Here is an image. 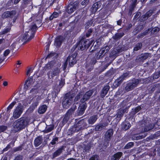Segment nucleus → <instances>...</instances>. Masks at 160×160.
Listing matches in <instances>:
<instances>
[{"mask_svg":"<svg viewBox=\"0 0 160 160\" xmlns=\"http://www.w3.org/2000/svg\"><path fill=\"white\" fill-rule=\"evenodd\" d=\"M30 119L22 117L16 120L13 123V127L14 131L18 132L24 129L29 125Z\"/></svg>","mask_w":160,"mask_h":160,"instance_id":"1","label":"nucleus"},{"mask_svg":"<svg viewBox=\"0 0 160 160\" xmlns=\"http://www.w3.org/2000/svg\"><path fill=\"white\" fill-rule=\"evenodd\" d=\"M93 93V92L92 90H89L86 92L84 94H83V92H80L77 95L74 99V101L76 102L81 98L80 102L84 103L90 98Z\"/></svg>","mask_w":160,"mask_h":160,"instance_id":"2","label":"nucleus"},{"mask_svg":"<svg viewBox=\"0 0 160 160\" xmlns=\"http://www.w3.org/2000/svg\"><path fill=\"white\" fill-rule=\"evenodd\" d=\"M74 96L70 93H66L64 96L62 102V106L64 108H68L71 106L72 102Z\"/></svg>","mask_w":160,"mask_h":160,"instance_id":"3","label":"nucleus"},{"mask_svg":"<svg viewBox=\"0 0 160 160\" xmlns=\"http://www.w3.org/2000/svg\"><path fill=\"white\" fill-rule=\"evenodd\" d=\"M91 43L89 40L85 39L82 37L79 41L77 47L78 49L83 50L85 49L88 48Z\"/></svg>","mask_w":160,"mask_h":160,"instance_id":"4","label":"nucleus"},{"mask_svg":"<svg viewBox=\"0 0 160 160\" xmlns=\"http://www.w3.org/2000/svg\"><path fill=\"white\" fill-rule=\"evenodd\" d=\"M140 80L138 79H133L128 83L125 88V90L126 92H128L133 89L136 87Z\"/></svg>","mask_w":160,"mask_h":160,"instance_id":"5","label":"nucleus"},{"mask_svg":"<svg viewBox=\"0 0 160 160\" xmlns=\"http://www.w3.org/2000/svg\"><path fill=\"white\" fill-rule=\"evenodd\" d=\"M76 54L75 53H74L72 55L68 56L65 62L64 63L63 65V69H65L67 66L68 62L69 65L70 67L72 66L76 63V61L75 58L76 57Z\"/></svg>","mask_w":160,"mask_h":160,"instance_id":"6","label":"nucleus"},{"mask_svg":"<svg viewBox=\"0 0 160 160\" xmlns=\"http://www.w3.org/2000/svg\"><path fill=\"white\" fill-rule=\"evenodd\" d=\"M23 111V107L21 103H19L13 113L12 117L15 119L18 118Z\"/></svg>","mask_w":160,"mask_h":160,"instance_id":"7","label":"nucleus"},{"mask_svg":"<svg viewBox=\"0 0 160 160\" xmlns=\"http://www.w3.org/2000/svg\"><path fill=\"white\" fill-rule=\"evenodd\" d=\"M16 14V12L15 10H12L11 11H6L4 12L2 15V17L3 19L10 18L14 17L13 20V22L14 23L17 19V17L15 16Z\"/></svg>","mask_w":160,"mask_h":160,"instance_id":"8","label":"nucleus"},{"mask_svg":"<svg viewBox=\"0 0 160 160\" xmlns=\"http://www.w3.org/2000/svg\"><path fill=\"white\" fill-rule=\"evenodd\" d=\"M78 5L79 3L77 1L70 3L67 6L66 10L67 12L69 14L72 13L78 8Z\"/></svg>","mask_w":160,"mask_h":160,"instance_id":"9","label":"nucleus"},{"mask_svg":"<svg viewBox=\"0 0 160 160\" xmlns=\"http://www.w3.org/2000/svg\"><path fill=\"white\" fill-rule=\"evenodd\" d=\"M113 130L112 129H110L108 130L105 134V141L109 142L110 140L113 133Z\"/></svg>","mask_w":160,"mask_h":160,"instance_id":"10","label":"nucleus"},{"mask_svg":"<svg viewBox=\"0 0 160 160\" xmlns=\"http://www.w3.org/2000/svg\"><path fill=\"white\" fill-rule=\"evenodd\" d=\"M128 75V74L127 73H124L118 78L114 82L115 86H117V87L119 86Z\"/></svg>","mask_w":160,"mask_h":160,"instance_id":"11","label":"nucleus"},{"mask_svg":"<svg viewBox=\"0 0 160 160\" xmlns=\"http://www.w3.org/2000/svg\"><path fill=\"white\" fill-rule=\"evenodd\" d=\"M151 57V54L150 53H145L142 54L140 57H137L136 59V62L143 61L148 58H150Z\"/></svg>","mask_w":160,"mask_h":160,"instance_id":"12","label":"nucleus"},{"mask_svg":"<svg viewBox=\"0 0 160 160\" xmlns=\"http://www.w3.org/2000/svg\"><path fill=\"white\" fill-rule=\"evenodd\" d=\"M59 64V63L56 62L55 60L52 61L47 64L45 66L44 68L46 70H48L52 68L53 67L55 68Z\"/></svg>","mask_w":160,"mask_h":160,"instance_id":"13","label":"nucleus"},{"mask_svg":"<svg viewBox=\"0 0 160 160\" xmlns=\"http://www.w3.org/2000/svg\"><path fill=\"white\" fill-rule=\"evenodd\" d=\"M37 28V27L36 25L34 24L31 26V27L29 29V31H31V35L30 36L29 38L27 40V41L30 40L34 37L35 33Z\"/></svg>","mask_w":160,"mask_h":160,"instance_id":"14","label":"nucleus"},{"mask_svg":"<svg viewBox=\"0 0 160 160\" xmlns=\"http://www.w3.org/2000/svg\"><path fill=\"white\" fill-rule=\"evenodd\" d=\"M154 10H150L147 12L144 15H142L140 18L141 21H143L146 20L149 17H150L153 13H154Z\"/></svg>","mask_w":160,"mask_h":160,"instance_id":"15","label":"nucleus"},{"mask_svg":"<svg viewBox=\"0 0 160 160\" xmlns=\"http://www.w3.org/2000/svg\"><path fill=\"white\" fill-rule=\"evenodd\" d=\"M86 107V103L80 104L78 109V115L79 116L82 115L84 112Z\"/></svg>","mask_w":160,"mask_h":160,"instance_id":"16","label":"nucleus"},{"mask_svg":"<svg viewBox=\"0 0 160 160\" xmlns=\"http://www.w3.org/2000/svg\"><path fill=\"white\" fill-rule=\"evenodd\" d=\"M60 66V65L58 64L56 67L54 68V69L52 70L51 71V77L53 78L54 77L57 76L60 72V69L59 68Z\"/></svg>","mask_w":160,"mask_h":160,"instance_id":"17","label":"nucleus"},{"mask_svg":"<svg viewBox=\"0 0 160 160\" xmlns=\"http://www.w3.org/2000/svg\"><path fill=\"white\" fill-rule=\"evenodd\" d=\"M63 149L64 147L63 146H62L61 148H58L52 153V158L53 159L60 156L62 152Z\"/></svg>","mask_w":160,"mask_h":160,"instance_id":"18","label":"nucleus"},{"mask_svg":"<svg viewBox=\"0 0 160 160\" xmlns=\"http://www.w3.org/2000/svg\"><path fill=\"white\" fill-rule=\"evenodd\" d=\"M76 109V106L73 105L72 107L68 110L65 114L70 118H72V115L74 113Z\"/></svg>","mask_w":160,"mask_h":160,"instance_id":"19","label":"nucleus"},{"mask_svg":"<svg viewBox=\"0 0 160 160\" xmlns=\"http://www.w3.org/2000/svg\"><path fill=\"white\" fill-rule=\"evenodd\" d=\"M63 37L62 36H59L57 37L55 40V45L57 47H59L62 44L63 40Z\"/></svg>","mask_w":160,"mask_h":160,"instance_id":"20","label":"nucleus"},{"mask_svg":"<svg viewBox=\"0 0 160 160\" xmlns=\"http://www.w3.org/2000/svg\"><path fill=\"white\" fill-rule=\"evenodd\" d=\"M109 89L110 87L109 85H107L104 86L101 91V97L102 98H104L107 94Z\"/></svg>","mask_w":160,"mask_h":160,"instance_id":"21","label":"nucleus"},{"mask_svg":"<svg viewBox=\"0 0 160 160\" xmlns=\"http://www.w3.org/2000/svg\"><path fill=\"white\" fill-rule=\"evenodd\" d=\"M143 124L145 126L144 128L143 131L144 132H147L152 129L153 128V126L152 124L145 122L142 123V125Z\"/></svg>","mask_w":160,"mask_h":160,"instance_id":"22","label":"nucleus"},{"mask_svg":"<svg viewBox=\"0 0 160 160\" xmlns=\"http://www.w3.org/2000/svg\"><path fill=\"white\" fill-rule=\"evenodd\" d=\"M131 4L129 7V13L131 14L134 8L136 7L138 2L137 1L130 0Z\"/></svg>","mask_w":160,"mask_h":160,"instance_id":"23","label":"nucleus"},{"mask_svg":"<svg viewBox=\"0 0 160 160\" xmlns=\"http://www.w3.org/2000/svg\"><path fill=\"white\" fill-rule=\"evenodd\" d=\"M43 140L42 138V136H39L37 137L34 140V144L37 147L40 145L42 142Z\"/></svg>","mask_w":160,"mask_h":160,"instance_id":"24","label":"nucleus"},{"mask_svg":"<svg viewBox=\"0 0 160 160\" xmlns=\"http://www.w3.org/2000/svg\"><path fill=\"white\" fill-rule=\"evenodd\" d=\"M107 125L108 124L105 123H100L96 126L95 130L96 131H100L104 129Z\"/></svg>","mask_w":160,"mask_h":160,"instance_id":"25","label":"nucleus"},{"mask_svg":"<svg viewBox=\"0 0 160 160\" xmlns=\"http://www.w3.org/2000/svg\"><path fill=\"white\" fill-rule=\"evenodd\" d=\"M98 117L97 115H93L90 117L88 120V122L89 124H93L98 119Z\"/></svg>","mask_w":160,"mask_h":160,"instance_id":"26","label":"nucleus"},{"mask_svg":"<svg viewBox=\"0 0 160 160\" xmlns=\"http://www.w3.org/2000/svg\"><path fill=\"white\" fill-rule=\"evenodd\" d=\"M123 153L121 152H118L114 154L111 157V160H119L122 156Z\"/></svg>","mask_w":160,"mask_h":160,"instance_id":"27","label":"nucleus"},{"mask_svg":"<svg viewBox=\"0 0 160 160\" xmlns=\"http://www.w3.org/2000/svg\"><path fill=\"white\" fill-rule=\"evenodd\" d=\"M31 34V32L28 31L26 32L24 34L22 35L18 41L19 43H21L24 40H26L27 37H28L29 34Z\"/></svg>","mask_w":160,"mask_h":160,"instance_id":"28","label":"nucleus"},{"mask_svg":"<svg viewBox=\"0 0 160 160\" xmlns=\"http://www.w3.org/2000/svg\"><path fill=\"white\" fill-rule=\"evenodd\" d=\"M77 123L79 125L80 128L82 130L83 129L87 126V124L84 119L79 121Z\"/></svg>","mask_w":160,"mask_h":160,"instance_id":"29","label":"nucleus"},{"mask_svg":"<svg viewBox=\"0 0 160 160\" xmlns=\"http://www.w3.org/2000/svg\"><path fill=\"white\" fill-rule=\"evenodd\" d=\"M122 51L120 49H114L110 53L109 57L112 58L115 57L118 53Z\"/></svg>","mask_w":160,"mask_h":160,"instance_id":"30","label":"nucleus"},{"mask_svg":"<svg viewBox=\"0 0 160 160\" xmlns=\"http://www.w3.org/2000/svg\"><path fill=\"white\" fill-rule=\"evenodd\" d=\"M124 35V33L123 32L117 33L113 36L112 38L116 41H117L120 39Z\"/></svg>","mask_w":160,"mask_h":160,"instance_id":"31","label":"nucleus"},{"mask_svg":"<svg viewBox=\"0 0 160 160\" xmlns=\"http://www.w3.org/2000/svg\"><path fill=\"white\" fill-rule=\"evenodd\" d=\"M101 3L100 2H98L94 4L92 6L93 10L95 12H96L98 9L101 7Z\"/></svg>","mask_w":160,"mask_h":160,"instance_id":"32","label":"nucleus"},{"mask_svg":"<svg viewBox=\"0 0 160 160\" xmlns=\"http://www.w3.org/2000/svg\"><path fill=\"white\" fill-rule=\"evenodd\" d=\"M131 126L130 123L125 122L122 124V129L124 130L128 129Z\"/></svg>","mask_w":160,"mask_h":160,"instance_id":"33","label":"nucleus"},{"mask_svg":"<svg viewBox=\"0 0 160 160\" xmlns=\"http://www.w3.org/2000/svg\"><path fill=\"white\" fill-rule=\"evenodd\" d=\"M127 111V109L125 108L123 109L119 110L117 114V118L120 119L123 116V114Z\"/></svg>","mask_w":160,"mask_h":160,"instance_id":"34","label":"nucleus"},{"mask_svg":"<svg viewBox=\"0 0 160 160\" xmlns=\"http://www.w3.org/2000/svg\"><path fill=\"white\" fill-rule=\"evenodd\" d=\"M47 109V107L46 105H43L41 106L38 109V112L40 114L44 113Z\"/></svg>","mask_w":160,"mask_h":160,"instance_id":"35","label":"nucleus"},{"mask_svg":"<svg viewBox=\"0 0 160 160\" xmlns=\"http://www.w3.org/2000/svg\"><path fill=\"white\" fill-rule=\"evenodd\" d=\"M104 53L101 49H100L98 52V53L96 58L97 59H99L100 58H103L104 56Z\"/></svg>","mask_w":160,"mask_h":160,"instance_id":"36","label":"nucleus"},{"mask_svg":"<svg viewBox=\"0 0 160 160\" xmlns=\"http://www.w3.org/2000/svg\"><path fill=\"white\" fill-rule=\"evenodd\" d=\"M81 130V129L77 123L74 125L72 128V130L73 132H77Z\"/></svg>","mask_w":160,"mask_h":160,"instance_id":"37","label":"nucleus"},{"mask_svg":"<svg viewBox=\"0 0 160 160\" xmlns=\"http://www.w3.org/2000/svg\"><path fill=\"white\" fill-rule=\"evenodd\" d=\"M142 47V44L141 43H138L133 48L134 51H137L141 49Z\"/></svg>","mask_w":160,"mask_h":160,"instance_id":"38","label":"nucleus"},{"mask_svg":"<svg viewBox=\"0 0 160 160\" xmlns=\"http://www.w3.org/2000/svg\"><path fill=\"white\" fill-rule=\"evenodd\" d=\"M16 103V102L14 101L10 104V105L7 107V112L8 113H9L10 112V110L12 108Z\"/></svg>","mask_w":160,"mask_h":160,"instance_id":"39","label":"nucleus"},{"mask_svg":"<svg viewBox=\"0 0 160 160\" xmlns=\"http://www.w3.org/2000/svg\"><path fill=\"white\" fill-rule=\"evenodd\" d=\"M111 48V47L110 45H106L101 49L102 51L103 50V52L104 53V54H105L109 51Z\"/></svg>","mask_w":160,"mask_h":160,"instance_id":"40","label":"nucleus"},{"mask_svg":"<svg viewBox=\"0 0 160 160\" xmlns=\"http://www.w3.org/2000/svg\"><path fill=\"white\" fill-rule=\"evenodd\" d=\"M134 145V143L132 142H130L128 143L124 147V149H129L132 147Z\"/></svg>","mask_w":160,"mask_h":160,"instance_id":"41","label":"nucleus"},{"mask_svg":"<svg viewBox=\"0 0 160 160\" xmlns=\"http://www.w3.org/2000/svg\"><path fill=\"white\" fill-rule=\"evenodd\" d=\"M144 26L143 25H140L135 29L136 33H138L143 29Z\"/></svg>","mask_w":160,"mask_h":160,"instance_id":"42","label":"nucleus"},{"mask_svg":"<svg viewBox=\"0 0 160 160\" xmlns=\"http://www.w3.org/2000/svg\"><path fill=\"white\" fill-rule=\"evenodd\" d=\"M70 118L65 114L62 121V124H63V125H64L67 122Z\"/></svg>","mask_w":160,"mask_h":160,"instance_id":"43","label":"nucleus"},{"mask_svg":"<svg viewBox=\"0 0 160 160\" xmlns=\"http://www.w3.org/2000/svg\"><path fill=\"white\" fill-rule=\"evenodd\" d=\"M53 127L52 126L49 127L47 128L46 130L43 131L44 133H47L52 131L53 129Z\"/></svg>","mask_w":160,"mask_h":160,"instance_id":"44","label":"nucleus"},{"mask_svg":"<svg viewBox=\"0 0 160 160\" xmlns=\"http://www.w3.org/2000/svg\"><path fill=\"white\" fill-rule=\"evenodd\" d=\"M154 87L157 88L156 93H160V83H157L154 85Z\"/></svg>","mask_w":160,"mask_h":160,"instance_id":"45","label":"nucleus"},{"mask_svg":"<svg viewBox=\"0 0 160 160\" xmlns=\"http://www.w3.org/2000/svg\"><path fill=\"white\" fill-rule=\"evenodd\" d=\"M160 76V71H158L154 73L153 78L154 79L158 78Z\"/></svg>","mask_w":160,"mask_h":160,"instance_id":"46","label":"nucleus"},{"mask_svg":"<svg viewBox=\"0 0 160 160\" xmlns=\"http://www.w3.org/2000/svg\"><path fill=\"white\" fill-rule=\"evenodd\" d=\"M159 30V28L158 27H155L153 28L151 32V33L153 34H154L158 32Z\"/></svg>","mask_w":160,"mask_h":160,"instance_id":"47","label":"nucleus"},{"mask_svg":"<svg viewBox=\"0 0 160 160\" xmlns=\"http://www.w3.org/2000/svg\"><path fill=\"white\" fill-rule=\"evenodd\" d=\"M7 128V126L2 125L0 126V133L4 132Z\"/></svg>","mask_w":160,"mask_h":160,"instance_id":"48","label":"nucleus"},{"mask_svg":"<svg viewBox=\"0 0 160 160\" xmlns=\"http://www.w3.org/2000/svg\"><path fill=\"white\" fill-rule=\"evenodd\" d=\"M22 149V146H20L18 147L14 148L13 149L14 152H16L18 151H21Z\"/></svg>","mask_w":160,"mask_h":160,"instance_id":"49","label":"nucleus"},{"mask_svg":"<svg viewBox=\"0 0 160 160\" xmlns=\"http://www.w3.org/2000/svg\"><path fill=\"white\" fill-rule=\"evenodd\" d=\"M32 0H23L24 4L26 5H31L32 4Z\"/></svg>","mask_w":160,"mask_h":160,"instance_id":"50","label":"nucleus"},{"mask_svg":"<svg viewBox=\"0 0 160 160\" xmlns=\"http://www.w3.org/2000/svg\"><path fill=\"white\" fill-rule=\"evenodd\" d=\"M58 137H55V138H53L51 142L50 143L52 145H54L56 143V142H58Z\"/></svg>","mask_w":160,"mask_h":160,"instance_id":"51","label":"nucleus"},{"mask_svg":"<svg viewBox=\"0 0 160 160\" xmlns=\"http://www.w3.org/2000/svg\"><path fill=\"white\" fill-rule=\"evenodd\" d=\"M141 109V108L140 106H138L136 107L135 109H134L133 112L134 114H135L139 111H140Z\"/></svg>","mask_w":160,"mask_h":160,"instance_id":"52","label":"nucleus"},{"mask_svg":"<svg viewBox=\"0 0 160 160\" xmlns=\"http://www.w3.org/2000/svg\"><path fill=\"white\" fill-rule=\"evenodd\" d=\"M93 30L92 29L90 28L89 29L87 32L86 34V36L87 37H89L91 35V33H92V32Z\"/></svg>","mask_w":160,"mask_h":160,"instance_id":"53","label":"nucleus"},{"mask_svg":"<svg viewBox=\"0 0 160 160\" xmlns=\"http://www.w3.org/2000/svg\"><path fill=\"white\" fill-rule=\"evenodd\" d=\"M30 81L28 80H26L25 82V85H26V86H25L24 88L26 89L30 85Z\"/></svg>","mask_w":160,"mask_h":160,"instance_id":"54","label":"nucleus"},{"mask_svg":"<svg viewBox=\"0 0 160 160\" xmlns=\"http://www.w3.org/2000/svg\"><path fill=\"white\" fill-rule=\"evenodd\" d=\"M90 0H83L81 2V4L82 5H87L89 2Z\"/></svg>","mask_w":160,"mask_h":160,"instance_id":"55","label":"nucleus"},{"mask_svg":"<svg viewBox=\"0 0 160 160\" xmlns=\"http://www.w3.org/2000/svg\"><path fill=\"white\" fill-rule=\"evenodd\" d=\"M56 54L55 53L53 52H51L49 54L47 57H46L45 59L46 60L48 58H52V57H53Z\"/></svg>","mask_w":160,"mask_h":160,"instance_id":"56","label":"nucleus"},{"mask_svg":"<svg viewBox=\"0 0 160 160\" xmlns=\"http://www.w3.org/2000/svg\"><path fill=\"white\" fill-rule=\"evenodd\" d=\"M10 52V50L9 49H7L5 50L3 53V56L4 58L7 56L9 53ZM5 58H4V59Z\"/></svg>","mask_w":160,"mask_h":160,"instance_id":"57","label":"nucleus"},{"mask_svg":"<svg viewBox=\"0 0 160 160\" xmlns=\"http://www.w3.org/2000/svg\"><path fill=\"white\" fill-rule=\"evenodd\" d=\"M23 158L22 156H18L16 157L14 160H22Z\"/></svg>","mask_w":160,"mask_h":160,"instance_id":"58","label":"nucleus"},{"mask_svg":"<svg viewBox=\"0 0 160 160\" xmlns=\"http://www.w3.org/2000/svg\"><path fill=\"white\" fill-rule=\"evenodd\" d=\"M145 35V33L144 34V33H141L140 34H139L138 35V38H141L143 37Z\"/></svg>","mask_w":160,"mask_h":160,"instance_id":"59","label":"nucleus"},{"mask_svg":"<svg viewBox=\"0 0 160 160\" xmlns=\"http://www.w3.org/2000/svg\"><path fill=\"white\" fill-rule=\"evenodd\" d=\"M10 148V145H8L6 148H5L3 149V151L4 152L6 151Z\"/></svg>","mask_w":160,"mask_h":160,"instance_id":"60","label":"nucleus"},{"mask_svg":"<svg viewBox=\"0 0 160 160\" xmlns=\"http://www.w3.org/2000/svg\"><path fill=\"white\" fill-rule=\"evenodd\" d=\"M19 98L20 99H24L25 98V95H24V93L22 94H20L19 95Z\"/></svg>","mask_w":160,"mask_h":160,"instance_id":"61","label":"nucleus"},{"mask_svg":"<svg viewBox=\"0 0 160 160\" xmlns=\"http://www.w3.org/2000/svg\"><path fill=\"white\" fill-rule=\"evenodd\" d=\"M53 15V17H54V18H57L58 16V14L57 12H54L52 14Z\"/></svg>","mask_w":160,"mask_h":160,"instance_id":"62","label":"nucleus"},{"mask_svg":"<svg viewBox=\"0 0 160 160\" xmlns=\"http://www.w3.org/2000/svg\"><path fill=\"white\" fill-rule=\"evenodd\" d=\"M89 160H98V159L97 156H94L91 158Z\"/></svg>","mask_w":160,"mask_h":160,"instance_id":"63","label":"nucleus"},{"mask_svg":"<svg viewBox=\"0 0 160 160\" xmlns=\"http://www.w3.org/2000/svg\"><path fill=\"white\" fill-rule=\"evenodd\" d=\"M92 22H93L92 20L88 21V23H87V25H88V26H91Z\"/></svg>","mask_w":160,"mask_h":160,"instance_id":"64","label":"nucleus"}]
</instances>
